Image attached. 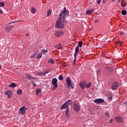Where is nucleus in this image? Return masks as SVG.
Listing matches in <instances>:
<instances>
[{
	"label": "nucleus",
	"mask_w": 127,
	"mask_h": 127,
	"mask_svg": "<svg viewBox=\"0 0 127 127\" xmlns=\"http://www.w3.org/2000/svg\"><path fill=\"white\" fill-rule=\"evenodd\" d=\"M68 15H69V13H68L67 10H66V7H64V10L60 14L59 18L64 20Z\"/></svg>",
	"instance_id": "nucleus-1"
},
{
	"label": "nucleus",
	"mask_w": 127,
	"mask_h": 127,
	"mask_svg": "<svg viewBox=\"0 0 127 127\" xmlns=\"http://www.w3.org/2000/svg\"><path fill=\"white\" fill-rule=\"evenodd\" d=\"M119 43V44H122V42H120Z\"/></svg>",
	"instance_id": "nucleus-53"
},
{
	"label": "nucleus",
	"mask_w": 127,
	"mask_h": 127,
	"mask_svg": "<svg viewBox=\"0 0 127 127\" xmlns=\"http://www.w3.org/2000/svg\"><path fill=\"white\" fill-rule=\"evenodd\" d=\"M112 97H109V98H108V99H109V100H112Z\"/></svg>",
	"instance_id": "nucleus-48"
},
{
	"label": "nucleus",
	"mask_w": 127,
	"mask_h": 127,
	"mask_svg": "<svg viewBox=\"0 0 127 127\" xmlns=\"http://www.w3.org/2000/svg\"><path fill=\"white\" fill-rule=\"evenodd\" d=\"M47 73H48V71H42V72H38V75L39 76H45V75H46V74Z\"/></svg>",
	"instance_id": "nucleus-15"
},
{
	"label": "nucleus",
	"mask_w": 127,
	"mask_h": 127,
	"mask_svg": "<svg viewBox=\"0 0 127 127\" xmlns=\"http://www.w3.org/2000/svg\"><path fill=\"white\" fill-rule=\"evenodd\" d=\"M66 83L68 88L71 87V89H74V83L72 82L71 79L69 77L66 78Z\"/></svg>",
	"instance_id": "nucleus-4"
},
{
	"label": "nucleus",
	"mask_w": 127,
	"mask_h": 127,
	"mask_svg": "<svg viewBox=\"0 0 127 127\" xmlns=\"http://www.w3.org/2000/svg\"><path fill=\"white\" fill-rule=\"evenodd\" d=\"M59 79L60 80V81H62V80H63V75H61L59 76Z\"/></svg>",
	"instance_id": "nucleus-34"
},
{
	"label": "nucleus",
	"mask_w": 127,
	"mask_h": 127,
	"mask_svg": "<svg viewBox=\"0 0 127 127\" xmlns=\"http://www.w3.org/2000/svg\"><path fill=\"white\" fill-rule=\"evenodd\" d=\"M36 92V95H38L39 94H40V93H41V89H37Z\"/></svg>",
	"instance_id": "nucleus-30"
},
{
	"label": "nucleus",
	"mask_w": 127,
	"mask_h": 127,
	"mask_svg": "<svg viewBox=\"0 0 127 127\" xmlns=\"http://www.w3.org/2000/svg\"><path fill=\"white\" fill-rule=\"evenodd\" d=\"M31 82L33 84V87H34V86H37V85H36V83H35V82H34V81H31Z\"/></svg>",
	"instance_id": "nucleus-39"
},
{
	"label": "nucleus",
	"mask_w": 127,
	"mask_h": 127,
	"mask_svg": "<svg viewBox=\"0 0 127 127\" xmlns=\"http://www.w3.org/2000/svg\"><path fill=\"white\" fill-rule=\"evenodd\" d=\"M103 3H106V0H103Z\"/></svg>",
	"instance_id": "nucleus-47"
},
{
	"label": "nucleus",
	"mask_w": 127,
	"mask_h": 127,
	"mask_svg": "<svg viewBox=\"0 0 127 127\" xmlns=\"http://www.w3.org/2000/svg\"><path fill=\"white\" fill-rule=\"evenodd\" d=\"M101 56H102V57H104V54L101 55Z\"/></svg>",
	"instance_id": "nucleus-52"
},
{
	"label": "nucleus",
	"mask_w": 127,
	"mask_h": 127,
	"mask_svg": "<svg viewBox=\"0 0 127 127\" xmlns=\"http://www.w3.org/2000/svg\"><path fill=\"white\" fill-rule=\"evenodd\" d=\"M58 82V80L56 78H53L52 80V83L53 85H54V86L52 87L53 91H54V90H55L56 89H57V88H58V83H57Z\"/></svg>",
	"instance_id": "nucleus-5"
},
{
	"label": "nucleus",
	"mask_w": 127,
	"mask_h": 127,
	"mask_svg": "<svg viewBox=\"0 0 127 127\" xmlns=\"http://www.w3.org/2000/svg\"><path fill=\"white\" fill-rule=\"evenodd\" d=\"M31 12H32L33 14H35V13H36V10L35 9V8L32 7Z\"/></svg>",
	"instance_id": "nucleus-23"
},
{
	"label": "nucleus",
	"mask_w": 127,
	"mask_h": 127,
	"mask_svg": "<svg viewBox=\"0 0 127 127\" xmlns=\"http://www.w3.org/2000/svg\"><path fill=\"white\" fill-rule=\"evenodd\" d=\"M118 1H119V2H120L121 1V0H118Z\"/></svg>",
	"instance_id": "nucleus-55"
},
{
	"label": "nucleus",
	"mask_w": 127,
	"mask_h": 127,
	"mask_svg": "<svg viewBox=\"0 0 127 127\" xmlns=\"http://www.w3.org/2000/svg\"><path fill=\"white\" fill-rule=\"evenodd\" d=\"M68 106H71L72 105V100H68L66 102H65Z\"/></svg>",
	"instance_id": "nucleus-21"
},
{
	"label": "nucleus",
	"mask_w": 127,
	"mask_h": 127,
	"mask_svg": "<svg viewBox=\"0 0 127 127\" xmlns=\"http://www.w3.org/2000/svg\"><path fill=\"white\" fill-rule=\"evenodd\" d=\"M26 77H27V78L28 79H29V80H35V77H33L32 76H31V75H30V74H28V73H26Z\"/></svg>",
	"instance_id": "nucleus-17"
},
{
	"label": "nucleus",
	"mask_w": 127,
	"mask_h": 127,
	"mask_svg": "<svg viewBox=\"0 0 127 127\" xmlns=\"http://www.w3.org/2000/svg\"><path fill=\"white\" fill-rule=\"evenodd\" d=\"M37 53H38V52H37L36 54H34L33 55H31L30 56V58H34V56H35Z\"/></svg>",
	"instance_id": "nucleus-37"
},
{
	"label": "nucleus",
	"mask_w": 127,
	"mask_h": 127,
	"mask_svg": "<svg viewBox=\"0 0 127 127\" xmlns=\"http://www.w3.org/2000/svg\"><path fill=\"white\" fill-rule=\"evenodd\" d=\"M101 1H102V0H98L97 1V4H100V3H101Z\"/></svg>",
	"instance_id": "nucleus-41"
},
{
	"label": "nucleus",
	"mask_w": 127,
	"mask_h": 127,
	"mask_svg": "<svg viewBox=\"0 0 127 127\" xmlns=\"http://www.w3.org/2000/svg\"><path fill=\"white\" fill-rule=\"evenodd\" d=\"M91 83H89L88 84H87L86 85V88H87V89L90 88L91 87Z\"/></svg>",
	"instance_id": "nucleus-35"
},
{
	"label": "nucleus",
	"mask_w": 127,
	"mask_h": 127,
	"mask_svg": "<svg viewBox=\"0 0 127 127\" xmlns=\"http://www.w3.org/2000/svg\"><path fill=\"white\" fill-rule=\"evenodd\" d=\"M99 23V19H96L95 21V23Z\"/></svg>",
	"instance_id": "nucleus-42"
},
{
	"label": "nucleus",
	"mask_w": 127,
	"mask_h": 127,
	"mask_svg": "<svg viewBox=\"0 0 127 127\" xmlns=\"http://www.w3.org/2000/svg\"><path fill=\"white\" fill-rule=\"evenodd\" d=\"M5 95L7 96L8 99H10L12 97V91L11 90H7L5 93Z\"/></svg>",
	"instance_id": "nucleus-10"
},
{
	"label": "nucleus",
	"mask_w": 127,
	"mask_h": 127,
	"mask_svg": "<svg viewBox=\"0 0 127 127\" xmlns=\"http://www.w3.org/2000/svg\"><path fill=\"white\" fill-rule=\"evenodd\" d=\"M64 109H66V113L69 112V106L65 103L61 107V110H64Z\"/></svg>",
	"instance_id": "nucleus-9"
},
{
	"label": "nucleus",
	"mask_w": 127,
	"mask_h": 127,
	"mask_svg": "<svg viewBox=\"0 0 127 127\" xmlns=\"http://www.w3.org/2000/svg\"><path fill=\"white\" fill-rule=\"evenodd\" d=\"M56 48H57V49H61V48H62V47H61V44L56 45Z\"/></svg>",
	"instance_id": "nucleus-28"
},
{
	"label": "nucleus",
	"mask_w": 127,
	"mask_h": 127,
	"mask_svg": "<svg viewBox=\"0 0 127 127\" xmlns=\"http://www.w3.org/2000/svg\"><path fill=\"white\" fill-rule=\"evenodd\" d=\"M64 25V20H62L59 18L56 23V28H63Z\"/></svg>",
	"instance_id": "nucleus-3"
},
{
	"label": "nucleus",
	"mask_w": 127,
	"mask_h": 127,
	"mask_svg": "<svg viewBox=\"0 0 127 127\" xmlns=\"http://www.w3.org/2000/svg\"><path fill=\"white\" fill-rule=\"evenodd\" d=\"M113 119H110V123H113Z\"/></svg>",
	"instance_id": "nucleus-45"
},
{
	"label": "nucleus",
	"mask_w": 127,
	"mask_h": 127,
	"mask_svg": "<svg viewBox=\"0 0 127 127\" xmlns=\"http://www.w3.org/2000/svg\"><path fill=\"white\" fill-rule=\"evenodd\" d=\"M78 45L79 47H82V46H83V42L82 41L78 42Z\"/></svg>",
	"instance_id": "nucleus-27"
},
{
	"label": "nucleus",
	"mask_w": 127,
	"mask_h": 127,
	"mask_svg": "<svg viewBox=\"0 0 127 127\" xmlns=\"http://www.w3.org/2000/svg\"><path fill=\"white\" fill-rule=\"evenodd\" d=\"M16 86H17V84L14 82H12L10 85H9V88H15Z\"/></svg>",
	"instance_id": "nucleus-20"
},
{
	"label": "nucleus",
	"mask_w": 127,
	"mask_h": 127,
	"mask_svg": "<svg viewBox=\"0 0 127 127\" xmlns=\"http://www.w3.org/2000/svg\"><path fill=\"white\" fill-rule=\"evenodd\" d=\"M0 13H1V14L3 13V12L2 11V10H0Z\"/></svg>",
	"instance_id": "nucleus-46"
},
{
	"label": "nucleus",
	"mask_w": 127,
	"mask_h": 127,
	"mask_svg": "<svg viewBox=\"0 0 127 127\" xmlns=\"http://www.w3.org/2000/svg\"><path fill=\"white\" fill-rule=\"evenodd\" d=\"M105 68L106 70H113V68L109 67L108 66H106Z\"/></svg>",
	"instance_id": "nucleus-36"
},
{
	"label": "nucleus",
	"mask_w": 127,
	"mask_h": 127,
	"mask_svg": "<svg viewBox=\"0 0 127 127\" xmlns=\"http://www.w3.org/2000/svg\"><path fill=\"white\" fill-rule=\"evenodd\" d=\"M108 71H110L111 72V71H113V70H111V69H108Z\"/></svg>",
	"instance_id": "nucleus-50"
},
{
	"label": "nucleus",
	"mask_w": 127,
	"mask_h": 127,
	"mask_svg": "<svg viewBox=\"0 0 127 127\" xmlns=\"http://www.w3.org/2000/svg\"><path fill=\"white\" fill-rule=\"evenodd\" d=\"M68 15H69V13H68L67 10H66V7H64V10L60 14L59 18L64 20Z\"/></svg>",
	"instance_id": "nucleus-2"
},
{
	"label": "nucleus",
	"mask_w": 127,
	"mask_h": 127,
	"mask_svg": "<svg viewBox=\"0 0 127 127\" xmlns=\"http://www.w3.org/2000/svg\"><path fill=\"white\" fill-rule=\"evenodd\" d=\"M106 117H107V118H109V113L108 112H106L105 114Z\"/></svg>",
	"instance_id": "nucleus-40"
},
{
	"label": "nucleus",
	"mask_w": 127,
	"mask_h": 127,
	"mask_svg": "<svg viewBox=\"0 0 127 127\" xmlns=\"http://www.w3.org/2000/svg\"><path fill=\"white\" fill-rule=\"evenodd\" d=\"M119 88V83L118 82H115L114 83L112 84V89L116 90Z\"/></svg>",
	"instance_id": "nucleus-11"
},
{
	"label": "nucleus",
	"mask_w": 127,
	"mask_h": 127,
	"mask_svg": "<svg viewBox=\"0 0 127 127\" xmlns=\"http://www.w3.org/2000/svg\"><path fill=\"white\" fill-rule=\"evenodd\" d=\"M94 103L95 104H97V105H100V104H102V103H104L105 102V100H104L102 98H98L96 99L93 101Z\"/></svg>",
	"instance_id": "nucleus-7"
},
{
	"label": "nucleus",
	"mask_w": 127,
	"mask_h": 127,
	"mask_svg": "<svg viewBox=\"0 0 127 127\" xmlns=\"http://www.w3.org/2000/svg\"><path fill=\"white\" fill-rule=\"evenodd\" d=\"M27 110V108L25 106H22L19 110V114L22 115H25Z\"/></svg>",
	"instance_id": "nucleus-6"
},
{
	"label": "nucleus",
	"mask_w": 127,
	"mask_h": 127,
	"mask_svg": "<svg viewBox=\"0 0 127 127\" xmlns=\"http://www.w3.org/2000/svg\"><path fill=\"white\" fill-rule=\"evenodd\" d=\"M49 63H50L51 64H53L54 63V61H53V59H50L48 61Z\"/></svg>",
	"instance_id": "nucleus-33"
},
{
	"label": "nucleus",
	"mask_w": 127,
	"mask_h": 127,
	"mask_svg": "<svg viewBox=\"0 0 127 127\" xmlns=\"http://www.w3.org/2000/svg\"><path fill=\"white\" fill-rule=\"evenodd\" d=\"M1 69V65L0 64V70Z\"/></svg>",
	"instance_id": "nucleus-51"
},
{
	"label": "nucleus",
	"mask_w": 127,
	"mask_h": 127,
	"mask_svg": "<svg viewBox=\"0 0 127 127\" xmlns=\"http://www.w3.org/2000/svg\"><path fill=\"white\" fill-rule=\"evenodd\" d=\"M79 52V46L76 47L75 49V53H74V60L73 61V63L76 62V58H77V55H78V52Z\"/></svg>",
	"instance_id": "nucleus-8"
},
{
	"label": "nucleus",
	"mask_w": 127,
	"mask_h": 127,
	"mask_svg": "<svg viewBox=\"0 0 127 127\" xmlns=\"http://www.w3.org/2000/svg\"><path fill=\"white\" fill-rule=\"evenodd\" d=\"M80 108H81V107L79 105L76 103L73 104V109L75 112H79Z\"/></svg>",
	"instance_id": "nucleus-12"
},
{
	"label": "nucleus",
	"mask_w": 127,
	"mask_h": 127,
	"mask_svg": "<svg viewBox=\"0 0 127 127\" xmlns=\"http://www.w3.org/2000/svg\"><path fill=\"white\" fill-rule=\"evenodd\" d=\"M17 94L18 95H21V94H22V90L21 89L18 90L17 92Z\"/></svg>",
	"instance_id": "nucleus-29"
},
{
	"label": "nucleus",
	"mask_w": 127,
	"mask_h": 127,
	"mask_svg": "<svg viewBox=\"0 0 127 127\" xmlns=\"http://www.w3.org/2000/svg\"><path fill=\"white\" fill-rule=\"evenodd\" d=\"M122 15H126L127 14V10H123L121 12Z\"/></svg>",
	"instance_id": "nucleus-26"
},
{
	"label": "nucleus",
	"mask_w": 127,
	"mask_h": 127,
	"mask_svg": "<svg viewBox=\"0 0 127 127\" xmlns=\"http://www.w3.org/2000/svg\"><path fill=\"white\" fill-rule=\"evenodd\" d=\"M4 6V2H0V7H3Z\"/></svg>",
	"instance_id": "nucleus-31"
},
{
	"label": "nucleus",
	"mask_w": 127,
	"mask_h": 127,
	"mask_svg": "<svg viewBox=\"0 0 127 127\" xmlns=\"http://www.w3.org/2000/svg\"><path fill=\"white\" fill-rule=\"evenodd\" d=\"M127 5V2H125L124 3V1H121V5H122L123 7H125Z\"/></svg>",
	"instance_id": "nucleus-25"
},
{
	"label": "nucleus",
	"mask_w": 127,
	"mask_h": 127,
	"mask_svg": "<svg viewBox=\"0 0 127 127\" xmlns=\"http://www.w3.org/2000/svg\"><path fill=\"white\" fill-rule=\"evenodd\" d=\"M65 116L67 118H69V117H70V115H69V114H68V112H67V111H66L65 112Z\"/></svg>",
	"instance_id": "nucleus-38"
},
{
	"label": "nucleus",
	"mask_w": 127,
	"mask_h": 127,
	"mask_svg": "<svg viewBox=\"0 0 127 127\" xmlns=\"http://www.w3.org/2000/svg\"><path fill=\"white\" fill-rule=\"evenodd\" d=\"M115 120L117 123H123V118L121 117H116L115 118Z\"/></svg>",
	"instance_id": "nucleus-16"
},
{
	"label": "nucleus",
	"mask_w": 127,
	"mask_h": 127,
	"mask_svg": "<svg viewBox=\"0 0 127 127\" xmlns=\"http://www.w3.org/2000/svg\"><path fill=\"white\" fill-rule=\"evenodd\" d=\"M15 22H18V21H16L12 22L10 23L9 24H11V23H15Z\"/></svg>",
	"instance_id": "nucleus-43"
},
{
	"label": "nucleus",
	"mask_w": 127,
	"mask_h": 127,
	"mask_svg": "<svg viewBox=\"0 0 127 127\" xmlns=\"http://www.w3.org/2000/svg\"><path fill=\"white\" fill-rule=\"evenodd\" d=\"M64 34V33L63 32H56L55 33V36L56 37H60V36H62V35H63Z\"/></svg>",
	"instance_id": "nucleus-13"
},
{
	"label": "nucleus",
	"mask_w": 127,
	"mask_h": 127,
	"mask_svg": "<svg viewBox=\"0 0 127 127\" xmlns=\"http://www.w3.org/2000/svg\"><path fill=\"white\" fill-rule=\"evenodd\" d=\"M42 57V53H40L37 55V59H40V58H41Z\"/></svg>",
	"instance_id": "nucleus-24"
},
{
	"label": "nucleus",
	"mask_w": 127,
	"mask_h": 127,
	"mask_svg": "<svg viewBox=\"0 0 127 127\" xmlns=\"http://www.w3.org/2000/svg\"><path fill=\"white\" fill-rule=\"evenodd\" d=\"M79 86L82 90H84L85 89V87H86V84L83 82H80L79 83Z\"/></svg>",
	"instance_id": "nucleus-18"
},
{
	"label": "nucleus",
	"mask_w": 127,
	"mask_h": 127,
	"mask_svg": "<svg viewBox=\"0 0 127 127\" xmlns=\"http://www.w3.org/2000/svg\"><path fill=\"white\" fill-rule=\"evenodd\" d=\"M13 28V26H8V27H6L5 30L6 32H10L11 30Z\"/></svg>",
	"instance_id": "nucleus-14"
},
{
	"label": "nucleus",
	"mask_w": 127,
	"mask_h": 127,
	"mask_svg": "<svg viewBox=\"0 0 127 127\" xmlns=\"http://www.w3.org/2000/svg\"><path fill=\"white\" fill-rule=\"evenodd\" d=\"M120 34H121V35H124V32H120Z\"/></svg>",
	"instance_id": "nucleus-44"
},
{
	"label": "nucleus",
	"mask_w": 127,
	"mask_h": 127,
	"mask_svg": "<svg viewBox=\"0 0 127 127\" xmlns=\"http://www.w3.org/2000/svg\"><path fill=\"white\" fill-rule=\"evenodd\" d=\"M112 2H115V0H111Z\"/></svg>",
	"instance_id": "nucleus-49"
},
{
	"label": "nucleus",
	"mask_w": 127,
	"mask_h": 127,
	"mask_svg": "<svg viewBox=\"0 0 127 127\" xmlns=\"http://www.w3.org/2000/svg\"><path fill=\"white\" fill-rule=\"evenodd\" d=\"M42 52L43 54H46V53H47V52H48V51H47L46 50H42Z\"/></svg>",
	"instance_id": "nucleus-32"
},
{
	"label": "nucleus",
	"mask_w": 127,
	"mask_h": 127,
	"mask_svg": "<svg viewBox=\"0 0 127 127\" xmlns=\"http://www.w3.org/2000/svg\"><path fill=\"white\" fill-rule=\"evenodd\" d=\"M51 13H52V10L50 9H48L47 11V16H50L51 15Z\"/></svg>",
	"instance_id": "nucleus-22"
},
{
	"label": "nucleus",
	"mask_w": 127,
	"mask_h": 127,
	"mask_svg": "<svg viewBox=\"0 0 127 127\" xmlns=\"http://www.w3.org/2000/svg\"><path fill=\"white\" fill-rule=\"evenodd\" d=\"M93 11H94V9H92V10H88L86 11V14L87 15H91V14H92V13H93Z\"/></svg>",
	"instance_id": "nucleus-19"
},
{
	"label": "nucleus",
	"mask_w": 127,
	"mask_h": 127,
	"mask_svg": "<svg viewBox=\"0 0 127 127\" xmlns=\"http://www.w3.org/2000/svg\"><path fill=\"white\" fill-rule=\"evenodd\" d=\"M26 36H28V34H26Z\"/></svg>",
	"instance_id": "nucleus-54"
}]
</instances>
